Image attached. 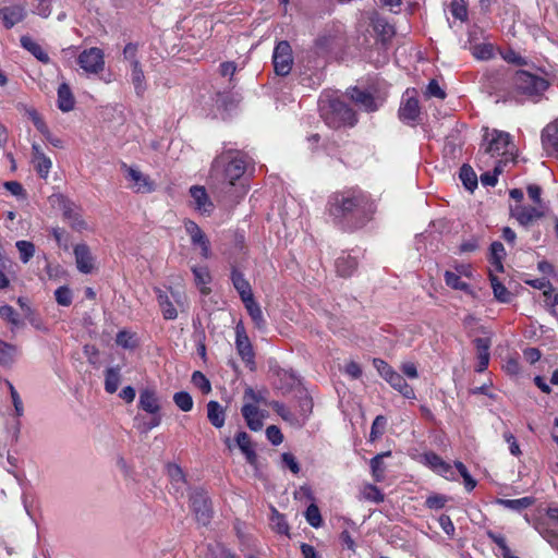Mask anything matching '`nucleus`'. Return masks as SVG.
<instances>
[{
    "mask_svg": "<svg viewBox=\"0 0 558 558\" xmlns=\"http://www.w3.org/2000/svg\"><path fill=\"white\" fill-rule=\"evenodd\" d=\"M5 385L10 391L11 400H12V403H13V407L15 410V414L17 416H22L24 413V407H23V402H22V399H21L19 392L16 391V389L14 388V386L12 385L11 381L5 380Z\"/></svg>",
    "mask_w": 558,
    "mask_h": 558,
    "instance_id": "nucleus-48",
    "label": "nucleus"
},
{
    "mask_svg": "<svg viewBox=\"0 0 558 558\" xmlns=\"http://www.w3.org/2000/svg\"><path fill=\"white\" fill-rule=\"evenodd\" d=\"M74 255H75L77 269L81 272L89 274L94 268V264H93V256L89 252L88 246L85 244H77L74 247Z\"/></svg>",
    "mask_w": 558,
    "mask_h": 558,
    "instance_id": "nucleus-20",
    "label": "nucleus"
},
{
    "mask_svg": "<svg viewBox=\"0 0 558 558\" xmlns=\"http://www.w3.org/2000/svg\"><path fill=\"white\" fill-rule=\"evenodd\" d=\"M363 198L350 194H335L329 201V213L336 218L344 217L359 208Z\"/></svg>",
    "mask_w": 558,
    "mask_h": 558,
    "instance_id": "nucleus-6",
    "label": "nucleus"
},
{
    "mask_svg": "<svg viewBox=\"0 0 558 558\" xmlns=\"http://www.w3.org/2000/svg\"><path fill=\"white\" fill-rule=\"evenodd\" d=\"M510 214L521 226L529 227L544 216L545 206L515 204L510 206Z\"/></svg>",
    "mask_w": 558,
    "mask_h": 558,
    "instance_id": "nucleus-7",
    "label": "nucleus"
},
{
    "mask_svg": "<svg viewBox=\"0 0 558 558\" xmlns=\"http://www.w3.org/2000/svg\"><path fill=\"white\" fill-rule=\"evenodd\" d=\"M243 402L258 405L265 403V397L260 391H255L253 388L247 387L243 395Z\"/></svg>",
    "mask_w": 558,
    "mask_h": 558,
    "instance_id": "nucleus-52",
    "label": "nucleus"
},
{
    "mask_svg": "<svg viewBox=\"0 0 558 558\" xmlns=\"http://www.w3.org/2000/svg\"><path fill=\"white\" fill-rule=\"evenodd\" d=\"M373 364L379 375L386 380L390 374H392L395 371L389 366L385 361L380 359H374Z\"/></svg>",
    "mask_w": 558,
    "mask_h": 558,
    "instance_id": "nucleus-62",
    "label": "nucleus"
},
{
    "mask_svg": "<svg viewBox=\"0 0 558 558\" xmlns=\"http://www.w3.org/2000/svg\"><path fill=\"white\" fill-rule=\"evenodd\" d=\"M480 160L489 156L497 157L500 159L501 166H507L509 162H513L517 157V149L514 144L511 142V136L507 132L485 129L483 136V143L480 149Z\"/></svg>",
    "mask_w": 558,
    "mask_h": 558,
    "instance_id": "nucleus-1",
    "label": "nucleus"
},
{
    "mask_svg": "<svg viewBox=\"0 0 558 558\" xmlns=\"http://www.w3.org/2000/svg\"><path fill=\"white\" fill-rule=\"evenodd\" d=\"M271 408L289 424L295 425V426H302L303 421L300 420L299 416L294 415L289 409H287L282 403L280 402H272Z\"/></svg>",
    "mask_w": 558,
    "mask_h": 558,
    "instance_id": "nucleus-37",
    "label": "nucleus"
},
{
    "mask_svg": "<svg viewBox=\"0 0 558 558\" xmlns=\"http://www.w3.org/2000/svg\"><path fill=\"white\" fill-rule=\"evenodd\" d=\"M121 376L118 367H110L106 371L105 389L109 393L117 391L120 385Z\"/></svg>",
    "mask_w": 558,
    "mask_h": 558,
    "instance_id": "nucleus-36",
    "label": "nucleus"
},
{
    "mask_svg": "<svg viewBox=\"0 0 558 558\" xmlns=\"http://www.w3.org/2000/svg\"><path fill=\"white\" fill-rule=\"evenodd\" d=\"M497 502L505 508L520 511L530 507L532 505V499L530 497H523L519 499H498Z\"/></svg>",
    "mask_w": 558,
    "mask_h": 558,
    "instance_id": "nucleus-41",
    "label": "nucleus"
},
{
    "mask_svg": "<svg viewBox=\"0 0 558 558\" xmlns=\"http://www.w3.org/2000/svg\"><path fill=\"white\" fill-rule=\"evenodd\" d=\"M131 80L137 96H142L146 90L145 75L140 62H134L131 66Z\"/></svg>",
    "mask_w": 558,
    "mask_h": 558,
    "instance_id": "nucleus-32",
    "label": "nucleus"
},
{
    "mask_svg": "<svg viewBox=\"0 0 558 558\" xmlns=\"http://www.w3.org/2000/svg\"><path fill=\"white\" fill-rule=\"evenodd\" d=\"M337 272L342 277L352 275L356 267V262L351 257H339L336 262Z\"/></svg>",
    "mask_w": 558,
    "mask_h": 558,
    "instance_id": "nucleus-42",
    "label": "nucleus"
},
{
    "mask_svg": "<svg viewBox=\"0 0 558 558\" xmlns=\"http://www.w3.org/2000/svg\"><path fill=\"white\" fill-rule=\"evenodd\" d=\"M190 500L197 522L207 525L211 519V507L207 494L202 489H196L191 494Z\"/></svg>",
    "mask_w": 558,
    "mask_h": 558,
    "instance_id": "nucleus-9",
    "label": "nucleus"
},
{
    "mask_svg": "<svg viewBox=\"0 0 558 558\" xmlns=\"http://www.w3.org/2000/svg\"><path fill=\"white\" fill-rule=\"evenodd\" d=\"M272 63L277 75L286 76L293 64L292 49L288 41H280L274 50Z\"/></svg>",
    "mask_w": 558,
    "mask_h": 558,
    "instance_id": "nucleus-8",
    "label": "nucleus"
},
{
    "mask_svg": "<svg viewBox=\"0 0 558 558\" xmlns=\"http://www.w3.org/2000/svg\"><path fill=\"white\" fill-rule=\"evenodd\" d=\"M281 459H282V463L284 464V466H287L288 469H290V471L293 473V474H298L300 472V465L295 459V457L290 453V452H284L282 456H281Z\"/></svg>",
    "mask_w": 558,
    "mask_h": 558,
    "instance_id": "nucleus-61",
    "label": "nucleus"
},
{
    "mask_svg": "<svg viewBox=\"0 0 558 558\" xmlns=\"http://www.w3.org/2000/svg\"><path fill=\"white\" fill-rule=\"evenodd\" d=\"M320 110L326 123L331 128L353 126L356 122L354 111L339 99H331L328 104L323 101Z\"/></svg>",
    "mask_w": 558,
    "mask_h": 558,
    "instance_id": "nucleus-3",
    "label": "nucleus"
},
{
    "mask_svg": "<svg viewBox=\"0 0 558 558\" xmlns=\"http://www.w3.org/2000/svg\"><path fill=\"white\" fill-rule=\"evenodd\" d=\"M121 170L128 181L131 182L130 186L137 193H149L155 189L154 182L148 175L141 172L134 167L122 163Z\"/></svg>",
    "mask_w": 558,
    "mask_h": 558,
    "instance_id": "nucleus-11",
    "label": "nucleus"
},
{
    "mask_svg": "<svg viewBox=\"0 0 558 558\" xmlns=\"http://www.w3.org/2000/svg\"><path fill=\"white\" fill-rule=\"evenodd\" d=\"M306 520L307 522L314 526V527H318L320 524H322V517H320V513H319V509L317 506L315 505H310L308 508L306 509Z\"/></svg>",
    "mask_w": 558,
    "mask_h": 558,
    "instance_id": "nucleus-55",
    "label": "nucleus"
},
{
    "mask_svg": "<svg viewBox=\"0 0 558 558\" xmlns=\"http://www.w3.org/2000/svg\"><path fill=\"white\" fill-rule=\"evenodd\" d=\"M26 114L34 123L35 128L43 134V135H49V129L43 118L39 116V113L34 108L26 109Z\"/></svg>",
    "mask_w": 558,
    "mask_h": 558,
    "instance_id": "nucleus-46",
    "label": "nucleus"
},
{
    "mask_svg": "<svg viewBox=\"0 0 558 558\" xmlns=\"http://www.w3.org/2000/svg\"><path fill=\"white\" fill-rule=\"evenodd\" d=\"M446 284L452 289L468 291L469 284L460 279V276L452 271L445 272Z\"/></svg>",
    "mask_w": 558,
    "mask_h": 558,
    "instance_id": "nucleus-43",
    "label": "nucleus"
},
{
    "mask_svg": "<svg viewBox=\"0 0 558 558\" xmlns=\"http://www.w3.org/2000/svg\"><path fill=\"white\" fill-rule=\"evenodd\" d=\"M246 161L242 156L222 155L218 157L213 163V175L215 178H222L229 183L234 185L245 172Z\"/></svg>",
    "mask_w": 558,
    "mask_h": 558,
    "instance_id": "nucleus-2",
    "label": "nucleus"
},
{
    "mask_svg": "<svg viewBox=\"0 0 558 558\" xmlns=\"http://www.w3.org/2000/svg\"><path fill=\"white\" fill-rule=\"evenodd\" d=\"M235 444L245 456L246 462L251 465H256L257 456L252 447L250 436L245 432L238 433L235 436Z\"/></svg>",
    "mask_w": 558,
    "mask_h": 558,
    "instance_id": "nucleus-23",
    "label": "nucleus"
},
{
    "mask_svg": "<svg viewBox=\"0 0 558 558\" xmlns=\"http://www.w3.org/2000/svg\"><path fill=\"white\" fill-rule=\"evenodd\" d=\"M173 401L177 407L184 412H189L193 408V399L191 395L185 391L177 392L173 396Z\"/></svg>",
    "mask_w": 558,
    "mask_h": 558,
    "instance_id": "nucleus-44",
    "label": "nucleus"
},
{
    "mask_svg": "<svg viewBox=\"0 0 558 558\" xmlns=\"http://www.w3.org/2000/svg\"><path fill=\"white\" fill-rule=\"evenodd\" d=\"M392 388L398 390L404 398L414 399L415 393L413 389L407 384L404 378L397 372L390 374L386 379Z\"/></svg>",
    "mask_w": 558,
    "mask_h": 558,
    "instance_id": "nucleus-29",
    "label": "nucleus"
},
{
    "mask_svg": "<svg viewBox=\"0 0 558 558\" xmlns=\"http://www.w3.org/2000/svg\"><path fill=\"white\" fill-rule=\"evenodd\" d=\"M271 526L277 533L288 534V523L286 522L284 518L276 510H274V514L271 517Z\"/></svg>",
    "mask_w": 558,
    "mask_h": 558,
    "instance_id": "nucleus-53",
    "label": "nucleus"
},
{
    "mask_svg": "<svg viewBox=\"0 0 558 558\" xmlns=\"http://www.w3.org/2000/svg\"><path fill=\"white\" fill-rule=\"evenodd\" d=\"M168 473L175 493L182 494L185 486V478L182 470L178 465H169Z\"/></svg>",
    "mask_w": 558,
    "mask_h": 558,
    "instance_id": "nucleus-38",
    "label": "nucleus"
},
{
    "mask_svg": "<svg viewBox=\"0 0 558 558\" xmlns=\"http://www.w3.org/2000/svg\"><path fill=\"white\" fill-rule=\"evenodd\" d=\"M0 317L13 326H17L20 324L19 314L10 305H3L0 307Z\"/></svg>",
    "mask_w": 558,
    "mask_h": 558,
    "instance_id": "nucleus-51",
    "label": "nucleus"
},
{
    "mask_svg": "<svg viewBox=\"0 0 558 558\" xmlns=\"http://www.w3.org/2000/svg\"><path fill=\"white\" fill-rule=\"evenodd\" d=\"M137 49V45L133 43H130L124 47L123 57L130 62L131 66L134 65V62H140L136 58Z\"/></svg>",
    "mask_w": 558,
    "mask_h": 558,
    "instance_id": "nucleus-63",
    "label": "nucleus"
},
{
    "mask_svg": "<svg viewBox=\"0 0 558 558\" xmlns=\"http://www.w3.org/2000/svg\"><path fill=\"white\" fill-rule=\"evenodd\" d=\"M266 436H267V439L272 445H280L283 440V436H282L280 429L275 425H270L267 427Z\"/></svg>",
    "mask_w": 558,
    "mask_h": 558,
    "instance_id": "nucleus-59",
    "label": "nucleus"
},
{
    "mask_svg": "<svg viewBox=\"0 0 558 558\" xmlns=\"http://www.w3.org/2000/svg\"><path fill=\"white\" fill-rule=\"evenodd\" d=\"M185 232L190 235L193 245L201 247V255L204 258L210 257V243L202 229L192 220L184 221Z\"/></svg>",
    "mask_w": 558,
    "mask_h": 558,
    "instance_id": "nucleus-14",
    "label": "nucleus"
},
{
    "mask_svg": "<svg viewBox=\"0 0 558 558\" xmlns=\"http://www.w3.org/2000/svg\"><path fill=\"white\" fill-rule=\"evenodd\" d=\"M58 199L60 206L62 207L63 216L69 221L71 227L77 231L86 229V222L82 219V216L76 206L63 196H58Z\"/></svg>",
    "mask_w": 558,
    "mask_h": 558,
    "instance_id": "nucleus-16",
    "label": "nucleus"
},
{
    "mask_svg": "<svg viewBox=\"0 0 558 558\" xmlns=\"http://www.w3.org/2000/svg\"><path fill=\"white\" fill-rule=\"evenodd\" d=\"M16 248L19 250L20 258L23 263H28L29 259L34 256L35 246L32 242L17 241Z\"/></svg>",
    "mask_w": 558,
    "mask_h": 558,
    "instance_id": "nucleus-45",
    "label": "nucleus"
},
{
    "mask_svg": "<svg viewBox=\"0 0 558 558\" xmlns=\"http://www.w3.org/2000/svg\"><path fill=\"white\" fill-rule=\"evenodd\" d=\"M207 416L209 422L217 428L225 424L226 414L222 407L217 401H209L207 404Z\"/></svg>",
    "mask_w": 558,
    "mask_h": 558,
    "instance_id": "nucleus-31",
    "label": "nucleus"
},
{
    "mask_svg": "<svg viewBox=\"0 0 558 558\" xmlns=\"http://www.w3.org/2000/svg\"><path fill=\"white\" fill-rule=\"evenodd\" d=\"M20 353L16 344L0 339V366L11 367L17 361Z\"/></svg>",
    "mask_w": 558,
    "mask_h": 558,
    "instance_id": "nucleus-21",
    "label": "nucleus"
},
{
    "mask_svg": "<svg viewBox=\"0 0 558 558\" xmlns=\"http://www.w3.org/2000/svg\"><path fill=\"white\" fill-rule=\"evenodd\" d=\"M231 281H232L234 289L238 291L242 302H245V301L254 298L253 293H252L251 284L244 278L242 272H240L236 269H233L232 274H231Z\"/></svg>",
    "mask_w": 558,
    "mask_h": 558,
    "instance_id": "nucleus-22",
    "label": "nucleus"
},
{
    "mask_svg": "<svg viewBox=\"0 0 558 558\" xmlns=\"http://www.w3.org/2000/svg\"><path fill=\"white\" fill-rule=\"evenodd\" d=\"M542 145L548 154L558 156V121L548 124L542 132Z\"/></svg>",
    "mask_w": 558,
    "mask_h": 558,
    "instance_id": "nucleus-19",
    "label": "nucleus"
},
{
    "mask_svg": "<svg viewBox=\"0 0 558 558\" xmlns=\"http://www.w3.org/2000/svg\"><path fill=\"white\" fill-rule=\"evenodd\" d=\"M489 278L495 298L499 302L509 303L511 301V293L508 291V289L498 280L493 271H490Z\"/></svg>",
    "mask_w": 558,
    "mask_h": 558,
    "instance_id": "nucleus-34",
    "label": "nucleus"
},
{
    "mask_svg": "<svg viewBox=\"0 0 558 558\" xmlns=\"http://www.w3.org/2000/svg\"><path fill=\"white\" fill-rule=\"evenodd\" d=\"M513 84L518 92L527 96H539L548 87V82L526 71H518L513 77Z\"/></svg>",
    "mask_w": 558,
    "mask_h": 558,
    "instance_id": "nucleus-5",
    "label": "nucleus"
},
{
    "mask_svg": "<svg viewBox=\"0 0 558 558\" xmlns=\"http://www.w3.org/2000/svg\"><path fill=\"white\" fill-rule=\"evenodd\" d=\"M116 341H117V344H119L120 347L125 348V349L133 348L135 344L133 336L130 332L124 331V330L120 331L117 335Z\"/></svg>",
    "mask_w": 558,
    "mask_h": 558,
    "instance_id": "nucleus-60",
    "label": "nucleus"
},
{
    "mask_svg": "<svg viewBox=\"0 0 558 558\" xmlns=\"http://www.w3.org/2000/svg\"><path fill=\"white\" fill-rule=\"evenodd\" d=\"M504 166L500 162H496L494 166V172H485L481 175V182L486 186H495L497 184V175L502 172Z\"/></svg>",
    "mask_w": 558,
    "mask_h": 558,
    "instance_id": "nucleus-47",
    "label": "nucleus"
},
{
    "mask_svg": "<svg viewBox=\"0 0 558 558\" xmlns=\"http://www.w3.org/2000/svg\"><path fill=\"white\" fill-rule=\"evenodd\" d=\"M460 179L469 191H473L477 186V177L470 166L461 167Z\"/></svg>",
    "mask_w": 558,
    "mask_h": 558,
    "instance_id": "nucleus-40",
    "label": "nucleus"
},
{
    "mask_svg": "<svg viewBox=\"0 0 558 558\" xmlns=\"http://www.w3.org/2000/svg\"><path fill=\"white\" fill-rule=\"evenodd\" d=\"M25 17V10L21 5H12L0 9V21L5 28H12Z\"/></svg>",
    "mask_w": 558,
    "mask_h": 558,
    "instance_id": "nucleus-18",
    "label": "nucleus"
},
{
    "mask_svg": "<svg viewBox=\"0 0 558 558\" xmlns=\"http://www.w3.org/2000/svg\"><path fill=\"white\" fill-rule=\"evenodd\" d=\"M156 293L165 319H175L179 311L185 312L189 307L187 298L180 290H171L167 293L157 289Z\"/></svg>",
    "mask_w": 558,
    "mask_h": 558,
    "instance_id": "nucleus-4",
    "label": "nucleus"
},
{
    "mask_svg": "<svg viewBox=\"0 0 558 558\" xmlns=\"http://www.w3.org/2000/svg\"><path fill=\"white\" fill-rule=\"evenodd\" d=\"M426 94L429 97H436L439 99H444L446 97V93L441 89V87L435 80H432L427 85Z\"/></svg>",
    "mask_w": 558,
    "mask_h": 558,
    "instance_id": "nucleus-64",
    "label": "nucleus"
},
{
    "mask_svg": "<svg viewBox=\"0 0 558 558\" xmlns=\"http://www.w3.org/2000/svg\"><path fill=\"white\" fill-rule=\"evenodd\" d=\"M194 280L196 286L201 289L204 294L209 292V289L206 287L210 281V275L206 267H193L192 268Z\"/></svg>",
    "mask_w": 558,
    "mask_h": 558,
    "instance_id": "nucleus-35",
    "label": "nucleus"
},
{
    "mask_svg": "<svg viewBox=\"0 0 558 558\" xmlns=\"http://www.w3.org/2000/svg\"><path fill=\"white\" fill-rule=\"evenodd\" d=\"M74 107V97L66 83H62L58 88V108L63 112H69Z\"/></svg>",
    "mask_w": 558,
    "mask_h": 558,
    "instance_id": "nucleus-30",
    "label": "nucleus"
},
{
    "mask_svg": "<svg viewBox=\"0 0 558 558\" xmlns=\"http://www.w3.org/2000/svg\"><path fill=\"white\" fill-rule=\"evenodd\" d=\"M78 64L81 68L92 74H97L104 70L105 60L104 52L97 47L85 49L78 56Z\"/></svg>",
    "mask_w": 558,
    "mask_h": 558,
    "instance_id": "nucleus-10",
    "label": "nucleus"
},
{
    "mask_svg": "<svg viewBox=\"0 0 558 558\" xmlns=\"http://www.w3.org/2000/svg\"><path fill=\"white\" fill-rule=\"evenodd\" d=\"M32 163L41 179L48 178L52 168V161L36 143L32 145Z\"/></svg>",
    "mask_w": 558,
    "mask_h": 558,
    "instance_id": "nucleus-15",
    "label": "nucleus"
},
{
    "mask_svg": "<svg viewBox=\"0 0 558 558\" xmlns=\"http://www.w3.org/2000/svg\"><path fill=\"white\" fill-rule=\"evenodd\" d=\"M420 114V107L417 99L409 97L400 107L399 116L401 120L407 122H413Z\"/></svg>",
    "mask_w": 558,
    "mask_h": 558,
    "instance_id": "nucleus-27",
    "label": "nucleus"
},
{
    "mask_svg": "<svg viewBox=\"0 0 558 558\" xmlns=\"http://www.w3.org/2000/svg\"><path fill=\"white\" fill-rule=\"evenodd\" d=\"M365 499L379 504L384 501V494L375 485H365L363 488Z\"/></svg>",
    "mask_w": 558,
    "mask_h": 558,
    "instance_id": "nucleus-49",
    "label": "nucleus"
},
{
    "mask_svg": "<svg viewBox=\"0 0 558 558\" xmlns=\"http://www.w3.org/2000/svg\"><path fill=\"white\" fill-rule=\"evenodd\" d=\"M454 465H456L457 470L459 471L460 475L464 480L465 488L468 490H472L475 487L476 482L472 478V476L468 472L465 465L462 462H459V461L456 462Z\"/></svg>",
    "mask_w": 558,
    "mask_h": 558,
    "instance_id": "nucleus-56",
    "label": "nucleus"
},
{
    "mask_svg": "<svg viewBox=\"0 0 558 558\" xmlns=\"http://www.w3.org/2000/svg\"><path fill=\"white\" fill-rule=\"evenodd\" d=\"M56 301L59 305L69 306L72 303V292L66 287H60L54 292Z\"/></svg>",
    "mask_w": 558,
    "mask_h": 558,
    "instance_id": "nucleus-54",
    "label": "nucleus"
},
{
    "mask_svg": "<svg viewBox=\"0 0 558 558\" xmlns=\"http://www.w3.org/2000/svg\"><path fill=\"white\" fill-rule=\"evenodd\" d=\"M241 412L250 429L255 432L262 429L265 413L258 409V405L243 402Z\"/></svg>",
    "mask_w": 558,
    "mask_h": 558,
    "instance_id": "nucleus-17",
    "label": "nucleus"
},
{
    "mask_svg": "<svg viewBox=\"0 0 558 558\" xmlns=\"http://www.w3.org/2000/svg\"><path fill=\"white\" fill-rule=\"evenodd\" d=\"M254 326L258 329V330H265L266 329V320L264 318V315H263V312H262V308L259 306V304L255 301L254 298L243 302Z\"/></svg>",
    "mask_w": 558,
    "mask_h": 558,
    "instance_id": "nucleus-24",
    "label": "nucleus"
},
{
    "mask_svg": "<svg viewBox=\"0 0 558 558\" xmlns=\"http://www.w3.org/2000/svg\"><path fill=\"white\" fill-rule=\"evenodd\" d=\"M235 348L246 364H254V351L242 323L235 326Z\"/></svg>",
    "mask_w": 558,
    "mask_h": 558,
    "instance_id": "nucleus-13",
    "label": "nucleus"
},
{
    "mask_svg": "<svg viewBox=\"0 0 558 558\" xmlns=\"http://www.w3.org/2000/svg\"><path fill=\"white\" fill-rule=\"evenodd\" d=\"M140 407L149 414H157L160 409L159 399L154 391L145 389L140 393Z\"/></svg>",
    "mask_w": 558,
    "mask_h": 558,
    "instance_id": "nucleus-25",
    "label": "nucleus"
},
{
    "mask_svg": "<svg viewBox=\"0 0 558 558\" xmlns=\"http://www.w3.org/2000/svg\"><path fill=\"white\" fill-rule=\"evenodd\" d=\"M389 456H390V451H387V452L379 453V454L375 456L371 460L372 474L376 482H381L384 480L385 471H386L384 458L389 457Z\"/></svg>",
    "mask_w": 558,
    "mask_h": 558,
    "instance_id": "nucleus-33",
    "label": "nucleus"
},
{
    "mask_svg": "<svg viewBox=\"0 0 558 558\" xmlns=\"http://www.w3.org/2000/svg\"><path fill=\"white\" fill-rule=\"evenodd\" d=\"M21 45L24 49H26L28 52H31L40 62L49 63L50 58H49L48 53L43 49V47L38 43H36L29 36H22Z\"/></svg>",
    "mask_w": 558,
    "mask_h": 558,
    "instance_id": "nucleus-26",
    "label": "nucleus"
},
{
    "mask_svg": "<svg viewBox=\"0 0 558 558\" xmlns=\"http://www.w3.org/2000/svg\"><path fill=\"white\" fill-rule=\"evenodd\" d=\"M451 14L461 21L466 17V9L463 0H453L450 8Z\"/></svg>",
    "mask_w": 558,
    "mask_h": 558,
    "instance_id": "nucleus-58",
    "label": "nucleus"
},
{
    "mask_svg": "<svg viewBox=\"0 0 558 558\" xmlns=\"http://www.w3.org/2000/svg\"><path fill=\"white\" fill-rule=\"evenodd\" d=\"M350 97L356 105H359L365 111L369 112L375 111L377 109L375 100L371 94H367L357 88H353L350 92Z\"/></svg>",
    "mask_w": 558,
    "mask_h": 558,
    "instance_id": "nucleus-28",
    "label": "nucleus"
},
{
    "mask_svg": "<svg viewBox=\"0 0 558 558\" xmlns=\"http://www.w3.org/2000/svg\"><path fill=\"white\" fill-rule=\"evenodd\" d=\"M190 206L203 216H210L214 211V203L211 202L207 191L202 185H193L190 187Z\"/></svg>",
    "mask_w": 558,
    "mask_h": 558,
    "instance_id": "nucleus-12",
    "label": "nucleus"
},
{
    "mask_svg": "<svg viewBox=\"0 0 558 558\" xmlns=\"http://www.w3.org/2000/svg\"><path fill=\"white\" fill-rule=\"evenodd\" d=\"M192 383L195 387L199 388L203 393H209L211 390L209 380L198 371L193 373Z\"/></svg>",
    "mask_w": 558,
    "mask_h": 558,
    "instance_id": "nucleus-50",
    "label": "nucleus"
},
{
    "mask_svg": "<svg viewBox=\"0 0 558 558\" xmlns=\"http://www.w3.org/2000/svg\"><path fill=\"white\" fill-rule=\"evenodd\" d=\"M471 52L477 60H489L494 57V46L489 43L475 44L471 47Z\"/></svg>",
    "mask_w": 558,
    "mask_h": 558,
    "instance_id": "nucleus-39",
    "label": "nucleus"
},
{
    "mask_svg": "<svg viewBox=\"0 0 558 558\" xmlns=\"http://www.w3.org/2000/svg\"><path fill=\"white\" fill-rule=\"evenodd\" d=\"M385 427H386V418L381 415H378L374 420L373 425H372L371 439L374 440V439L378 438L379 436H381L385 430Z\"/></svg>",
    "mask_w": 558,
    "mask_h": 558,
    "instance_id": "nucleus-57",
    "label": "nucleus"
}]
</instances>
